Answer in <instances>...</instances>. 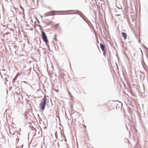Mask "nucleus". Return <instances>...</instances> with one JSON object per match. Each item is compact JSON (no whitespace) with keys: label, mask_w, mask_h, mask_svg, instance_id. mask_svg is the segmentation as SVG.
<instances>
[{"label":"nucleus","mask_w":148,"mask_h":148,"mask_svg":"<svg viewBox=\"0 0 148 148\" xmlns=\"http://www.w3.org/2000/svg\"><path fill=\"white\" fill-rule=\"evenodd\" d=\"M47 98L46 97H44L42 98V101L40 103L39 105V108L42 110H44L46 104Z\"/></svg>","instance_id":"1"},{"label":"nucleus","mask_w":148,"mask_h":148,"mask_svg":"<svg viewBox=\"0 0 148 148\" xmlns=\"http://www.w3.org/2000/svg\"><path fill=\"white\" fill-rule=\"evenodd\" d=\"M41 34L42 39L46 44H47L48 42V40L45 33L44 32L42 31L41 32Z\"/></svg>","instance_id":"2"},{"label":"nucleus","mask_w":148,"mask_h":148,"mask_svg":"<svg viewBox=\"0 0 148 148\" xmlns=\"http://www.w3.org/2000/svg\"><path fill=\"white\" fill-rule=\"evenodd\" d=\"M100 47L101 48L102 50L103 51V55H104L105 54L106 51L105 50V45H103V44L101 43L100 44Z\"/></svg>","instance_id":"3"},{"label":"nucleus","mask_w":148,"mask_h":148,"mask_svg":"<svg viewBox=\"0 0 148 148\" xmlns=\"http://www.w3.org/2000/svg\"><path fill=\"white\" fill-rule=\"evenodd\" d=\"M55 12L53 11H51L50 12H48L46 14V16H48L51 15H55Z\"/></svg>","instance_id":"4"},{"label":"nucleus","mask_w":148,"mask_h":148,"mask_svg":"<svg viewBox=\"0 0 148 148\" xmlns=\"http://www.w3.org/2000/svg\"><path fill=\"white\" fill-rule=\"evenodd\" d=\"M122 36L123 37L124 40H126L127 38V35L124 32H122L121 33Z\"/></svg>","instance_id":"5"},{"label":"nucleus","mask_w":148,"mask_h":148,"mask_svg":"<svg viewBox=\"0 0 148 148\" xmlns=\"http://www.w3.org/2000/svg\"><path fill=\"white\" fill-rule=\"evenodd\" d=\"M32 130L33 131H35V132H34V133H35V134H36V129L34 128H33L32 129Z\"/></svg>","instance_id":"6"},{"label":"nucleus","mask_w":148,"mask_h":148,"mask_svg":"<svg viewBox=\"0 0 148 148\" xmlns=\"http://www.w3.org/2000/svg\"><path fill=\"white\" fill-rule=\"evenodd\" d=\"M18 76L17 75H16V76L13 79V80H14V81L16 79H17V78Z\"/></svg>","instance_id":"7"},{"label":"nucleus","mask_w":148,"mask_h":148,"mask_svg":"<svg viewBox=\"0 0 148 148\" xmlns=\"http://www.w3.org/2000/svg\"><path fill=\"white\" fill-rule=\"evenodd\" d=\"M84 125V127H85V128H86V126L85 125Z\"/></svg>","instance_id":"8"},{"label":"nucleus","mask_w":148,"mask_h":148,"mask_svg":"<svg viewBox=\"0 0 148 148\" xmlns=\"http://www.w3.org/2000/svg\"><path fill=\"white\" fill-rule=\"evenodd\" d=\"M21 8H22V9H23V8H22L21 6Z\"/></svg>","instance_id":"9"},{"label":"nucleus","mask_w":148,"mask_h":148,"mask_svg":"<svg viewBox=\"0 0 148 148\" xmlns=\"http://www.w3.org/2000/svg\"><path fill=\"white\" fill-rule=\"evenodd\" d=\"M69 93L70 94H71L70 92H69Z\"/></svg>","instance_id":"10"},{"label":"nucleus","mask_w":148,"mask_h":148,"mask_svg":"<svg viewBox=\"0 0 148 148\" xmlns=\"http://www.w3.org/2000/svg\"><path fill=\"white\" fill-rule=\"evenodd\" d=\"M24 82H25V83H26V82L25 81H24Z\"/></svg>","instance_id":"11"}]
</instances>
